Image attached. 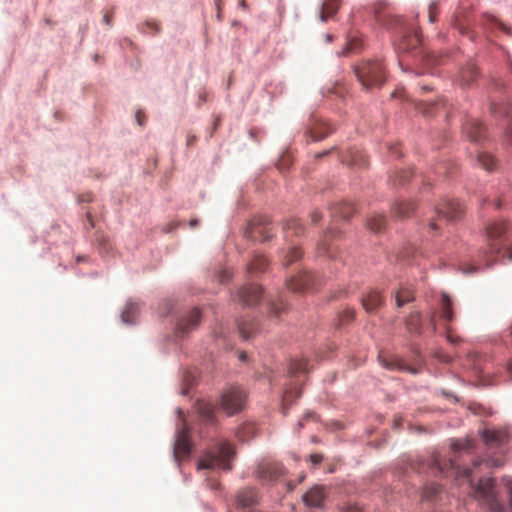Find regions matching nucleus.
I'll return each instance as SVG.
<instances>
[{"label":"nucleus","instance_id":"f3484780","mask_svg":"<svg viewBox=\"0 0 512 512\" xmlns=\"http://www.w3.org/2000/svg\"><path fill=\"white\" fill-rule=\"evenodd\" d=\"M355 212V208L350 202H341L331 207V214L333 217H340L342 219L350 218Z\"/></svg>","mask_w":512,"mask_h":512},{"label":"nucleus","instance_id":"473e14b6","mask_svg":"<svg viewBox=\"0 0 512 512\" xmlns=\"http://www.w3.org/2000/svg\"><path fill=\"white\" fill-rule=\"evenodd\" d=\"M477 76V68L474 65H469L461 72V81L464 85H470V83Z\"/></svg>","mask_w":512,"mask_h":512},{"label":"nucleus","instance_id":"6ab92c4d","mask_svg":"<svg viewBox=\"0 0 512 512\" xmlns=\"http://www.w3.org/2000/svg\"><path fill=\"white\" fill-rule=\"evenodd\" d=\"M139 304L133 301L127 302L124 311L122 312V320L125 323L132 324L136 321L139 314Z\"/></svg>","mask_w":512,"mask_h":512},{"label":"nucleus","instance_id":"4c0bfd02","mask_svg":"<svg viewBox=\"0 0 512 512\" xmlns=\"http://www.w3.org/2000/svg\"><path fill=\"white\" fill-rule=\"evenodd\" d=\"M417 109H419L424 115H431L434 113V110L439 109V103L438 102H436V103L423 102L417 106Z\"/></svg>","mask_w":512,"mask_h":512},{"label":"nucleus","instance_id":"603ef678","mask_svg":"<svg viewBox=\"0 0 512 512\" xmlns=\"http://www.w3.org/2000/svg\"><path fill=\"white\" fill-rule=\"evenodd\" d=\"M310 217L313 223H317L321 219V214L318 211H314Z\"/></svg>","mask_w":512,"mask_h":512},{"label":"nucleus","instance_id":"0eeeda50","mask_svg":"<svg viewBox=\"0 0 512 512\" xmlns=\"http://www.w3.org/2000/svg\"><path fill=\"white\" fill-rule=\"evenodd\" d=\"M436 212L446 220L452 221L462 215L463 207L458 201L446 199L437 205Z\"/></svg>","mask_w":512,"mask_h":512},{"label":"nucleus","instance_id":"79ce46f5","mask_svg":"<svg viewBox=\"0 0 512 512\" xmlns=\"http://www.w3.org/2000/svg\"><path fill=\"white\" fill-rule=\"evenodd\" d=\"M351 163L357 166H365L367 161L365 159V156L357 151L355 152V155L352 156Z\"/></svg>","mask_w":512,"mask_h":512},{"label":"nucleus","instance_id":"423d86ee","mask_svg":"<svg viewBox=\"0 0 512 512\" xmlns=\"http://www.w3.org/2000/svg\"><path fill=\"white\" fill-rule=\"evenodd\" d=\"M272 227L267 217H260L251 222L249 237L255 240L268 241L272 237Z\"/></svg>","mask_w":512,"mask_h":512},{"label":"nucleus","instance_id":"ea45409f","mask_svg":"<svg viewBox=\"0 0 512 512\" xmlns=\"http://www.w3.org/2000/svg\"><path fill=\"white\" fill-rule=\"evenodd\" d=\"M383 366H385L388 369H398V370H405L406 366L404 363L401 362V360L397 358H393L391 360H383L382 361Z\"/></svg>","mask_w":512,"mask_h":512},{"label":"nucleus","instance_id":"7c9ffc66","mask_svg":"<svg viewBox=\"0 0 512 512\" xmlns=\"http://www.w3.org/2000/svg\"><path fill=\"white\" fill-rule=\"evenodd\" d=\"M421 325V315L419 312L411 313L406 320V326L410 332H420Z\"/></svg>","mask_w":512,"mask_h":512},{"label":"nucleus","instance_id":"c756f323","mask_svg":"<svg viewBox=\"0 0 512 512\" xmlns=\"http://www.w3.org/2000/svg\"><path fill=\"white\" fill-rule=\"evenodd\" d=\"M421 43V38L418 32L414 35L403 36V40L400 44V48L403 50L414 49Z\"/></svg>","mask_w":512,"mask_h":512},{"label":"nucleus","instance_id":"6e6d98bb","mask_svg":"<svg viewBox=\"0 0 512 512\" xmlns=\"http://www.w3.org/2000/svg\"><path fill=\"white\" fill-rule=\"evenodd\" d=\"M282 310H284V307H282V306L280 307L278 305H274L272 308V312H273V314H275V316L280 315Z\"/></svg>","mask_w":512,"mask_h":512},{"label":"nucleus","instance_id":"e433bc0d","mask_svg":"<svg viewBox=\"0 0 512 512\" xmlns=\"http://www.w3.org/2000/svg\"><path fill=\"white\" fill-rule=\"evenodd\" d=\"M478 162L486 170H491L494 166V158L487 153H479Z\"/></svg>","mask_w":512,"mask_h":512},{"label":"nucleus","instance_id":"3c124183","mask_svg":"<svg viewBox=\"0 0 512 512\" xmlns=\"http://www.w3.org/2000/svg\"><path fill=\"white\" fill-rule=\"evenodd\" d=\"M231 277L230 273L228 271H222L219 275L220 282H225Z\"/></svg>","mask_w":512,"mask_h":512},{"label":"nucleus","instance_id":"39448f33","mask_svg":"<svg viewBox=\"0 0 512 512\" xmlns=\"http://www.w3.org/2000/svg\"><path fill=\"white\" fill-rule=\"evenodd\" d=\"M245 401V392L239 387H231L222 394L220 407L227 415H233L242 410Z\"/></svg>","mask_w":512,"mask_h":512},{"label":"nucleus","instance_id":"864d4df0","mask_svg":"<svg viewBox=\"0 0 512 512\" xmlns=\"http://www.w3.org/2000/svg\"><path fill=\"white\" fill-rule=\"evenodd\" d=\"M284 402H291L292 401V391L286 390L283 396Z\"/></svg>","mask_w":512,"mask_h":512},{"label":"nucleus","instance_id":"2eb2a0df","mask_svg":"<svg viewBox=\"0 0 512 512\" xmlns=\"http://www.w3.org/2000/svg\"><path fill=\"white\" fill-rule=\"evenodd\" d=\"M439 315L440 318L445 322V325H448L455 319V315L452 308V300L445 293L442 294L440 299Z\"/></svg>","mask_w":512,"mask_h":512},{"label":"nucleus","instance_id":"f257e3e1","mask_svg":"<svg viewBox=\"0 0 512 512\" xmlns=\"http://www.w3.org/2000/svg\"><path fill=\"white\" fill-rule=\"evenodd\" d=\"M354 72L366 89L380 87L386 80V68L382 60L362 61L354 67Z\"/></svg>","mask_w":512,"mask_h":512},{"label":"nucleus","instance_id":"7ed1b4c3","mask_svg":"<svg viewBox=\"0 0 512 512\" xmlns=\"http://www.w3.org/2000/svg\"><path fill=\"white\" fill-rule=\"evenodd\" d=\"M494 488V479H480L475 489V497L477 500L485 504L490 512H503L504 506L498 500Z\"/></svg>","mask_w":512,"mask_h":512},{"label":"nucleus","instance_id":"2f4dec72","mask_svg":"<svg viewBox=\"0 0 512 512\" xmlns=\"http://www.w3.org/2000/svg\"><path fill=\"white\" fill-rule=\"evenodd\" d=\"M301 257H302L301 249L297 246H292L289 248L288 252L286 253V255L283 258V265L289 266L292 263H294L295 261L301 259Z\"/></svg>","mask_w":512,"mask_h":512},{"label":"nucleus","instance_id":"9b49d317","mask_svg":"<svg viewBox=\"0 0 512 512\" xmlns=\"http://www.w3.org/2000/svg\"><path fill=\"white\" fill-rule=\"evenodd\" d=\"M199 322L200 312L195 308L179 320L177 328L183 334L189 333L199 325Z\"/></svg>","mask_w":512,"mask_h":512},{"label":"nucleus","instance_id":"58836bf2","mask_svg":"<svg viewBox=\"0 0 512 512\" xmlns=\"http://www.w3.org/2000/svg\"><path fill=\"white\" fill-rule=\"evenodd\" d=\"M439 13V2L437 0L431 1L428 7V19L429 22L434 23Z\"/></svg>","mask_w":512,"mask_h":512},{"label":"nucleus","instance_id":"f8f14e48","mask_svg":"<svg viewBox=\"0 0 512 512\" xmlns=\"http://www.w3.org/2000/svg\"><path fill=\"white\" fill-rule=\"evenodd\" d=\"M262 296V288L256 284H249L239 291L241 301L247 305H254L259 302Z\"/></svg>","mask_w":512,"mask_h":512},{"label":"nucleus","instance_id":"bb28decb","mask_svg":"<svg viewBox=\"0 0 512 512\" xmlns=\"http://www.w3.org/2000/svg\"><path fill=\"white\" fill-rule=\"evenodd\" d=\"M386 224V219L383 215L376 214L368 218L367 227L374 232H380L384 229Z\"/></svg>","mask_w":512,"mask_h":512},{"label":"nucleus","instance_id":"412c9836","mask_svg":"<svg viewBox=\"0 0 512 512\" xmlns=\"http://www.w3.org/2000/svg\"><path fill=\"white\" fill-rule=\"evenodd\" d=\"M340 1L339 0H327L323 3L320 18L322 21H326L328 18L332 17L339 9Z\"/></svg>","mask_w":512,"mask_h":512},{"label":"nucleus","instance_id":"dca6fc26","mask_svg":"<svg viewBox=\"0 0 512 512\" xmlns=\"http://www.w3.org/2000/svg\"><path fill=\"white\" fill-rule=\"evenodd\" d=\"M485 128L478 120L468 121L464 126V132L472 141H479L484 135Z\"/></svg>","mask_w":512,"mask_h":512},{"label":"nucleus","instance_id":"5701e85b","mask_svg":"<svg viewBox=\"0 0 512 512\" xmlns=\"http://www.w3.org/2000/svg\"><path fill=\"white\" fill-rule=\"evenodd\" d=\"M258 474L261 478L272 480L281 474L279 467L271 466L270 464H261L258 467Z\"/></svg>","mask_w":512,"mask_h":512},{"label":"nucleus","instance_id":"f03ea898","mask_svg":"<svg viewBox=\"0 0 512 512\" xmlns=\"http://www.w3.org/2000/svg\"><path fill=\"white\" fill-rule=\"evenodd\" d=\"M232 455V446L227 442H221L199 460L198 469L220 468L223 470H230V459Z\"/></svg>","mask_w":512,"mask_h":512},{"label":"nucleus","instance_id":"680f3d73","mask_svg":"<svg viewBox=\"0 0 512 512\" xmlns=\"http://www.w3.org/2000/svg\"><path fill=\"white\" fill-rule=\"evenodd\" d=\"M462 474H463L464 477L469 478L470 475H471V470L468 469V468L463 469Z\"/></svg>","mask_w":512,"mask_h":512},{"label":"nucleus","instance_id":"4468645a","mask_svg":"<svg viewBox=\"0 0 512 512\" xmlns=\"http://www.w3.org/2000/svg\"><path fill=\"white\" fill-rule=\"evenodd\" d=\"M383 302V296L376 290L369 291L362 298V305L364 309L369 313L376 311L379 307L382 306Z\"/></svg>","mask_w":512,"mask_h":512},{"label":"nucleus","instance_id":"c85d7f7f","mask_svg":"<svg viewBox=\"0 0 512 512\" xmlns=\"http://www.w3.org/2000/svg\"><path fill=\"white\" fill-rule=\"evenodd\" d=\"M413 299V291L410 288H401L396 293V304L398 307H401L404 304L411 302Z\"/></svg>","mask_w":512,"mask_h":512},{"label":"nucleus","instance_id":"20e7f679","mask_svg":"<svg viewBox=\"0 0 512 512\" xmlns=\"http://www.w3.org/2000/svg\"><path fill=\"white\" fill-rule=\"evenodd\" d=\"M509 229V223L504 220L493 222L487 228V234L492 241L489 252H486V265L491 266L494 263L496 255L500 251V240L504 238Z\"/></svg>","mask_w":512,"mask_h":512},{"label":"nucleus","instance_id":"13d9d810","mask_svg":"<svg viewBox=\"0 0 512 512\" xmlns=\"http://www.w3.org/2000/svg\"><path fill=\"white\" fill-rule=\"evenodd\" d=\"M198 224H199V220L198 219H191L190 222H189V225H190L191 228H195Z\"/></svg>","mask_w":512,"mask_h":512},{"label":"nucleus","instance_id":"a211bd4d","mask_svg":"<svg viewBox=\"0 0 512 512\" xmlns=\"http://www.w3.org/2000/svg\"><path fill=\"white\" fill-rule=\"evenodd\" d=\"M415 210V203L412 201H399L393 206V215L397 218L409 217Z\"/></svg>","mask_w":512,"mask_h":512},{"label":"nucleus","instance_id":"ddd939ff","mask_svg":"<svg viewBox=\"0 0 512 512\" xmlns=\"http://www.w3.org/2000/svg\"><path fill=\"white\" fill-rule=\"evenodd\" d=\"M324 499L325 493L322 486H314L303 496L304 503L309 507H321Z\"/></svg>","mask_w":512,"mask_h":512},{"label":"nucleus","instance_id":"338daca9","mask_svg":"<svg viewBox=\"0 0 512 512\" xmlns=\"http://www.w3.org/2000/svg\"><path fill=\"white\" fill-rule=\"evenodd\" d=\"M421 89H422L423 91H430V90H432V87H430V86H428V85H423V86L421 87Z\"/></svg>","mask_w":512,"mask_h":512},{"label":"nucleus","instance_id":"09e8293b","mask_svg":"<svg viewBox=\"0 0 512 512\" xmlns=\"http://www.w3.org/2000/svg\"><path fill=\"white\" fill-rule=\"evenodd\" d=\"M344 512H363V511H362V508L359 507L358 505H349L346 507Z\"/></svg>","mask_w":512,"mask_h":512},{"label":"nucleus","instance_id":"4be33fe9","mask_svg":"<svg viewBox=\"0 0 512 512\" xmlns=\"http://www.w3.org/2000/svg\"><path fill=\"white\" fill-rule=\"evenodd\" d=\"M285 237L288 239L290 236H299L303 233L304 228L299 219L291 218L287 220L284 225Z\"/></svg>","mask_w":512,"mask_h":512},{"label":"nucleus","instance_id":"1a4fd4ad","mask_svg":"<svg viewBox=\"0 0 512 512\" xmlns=\"http://www.w3.org/2000/svg\"><path fill=\"white\" fill-rule=\"evenodd\" d=\"M481 437L488 446H499L508 439V431L506 429H484Z\"/></svg>","mask_w":512,"mask_h":512},{"label":"nucleus","instance_id":"052dcab7","mask_svg":"<svg viewBox=\"0 0 512 512\" xmlns=\"http://www.w3.org/2000/svg\"><path fill=\"white\" fill-rule=\"evenodd\" d=\"M147 25L153 28L156 32L159 31V27L155 22H147Z\"/></svg>","mask_w":512,"mask_h":512},{"label":"nucleus","instance_id":"f704fd0d","mask_svg":"<svg viewBox=\"0 0 512 512\" xmlns=\"http://www.w3.org/2000/svg\"><path fill=\"white\" fill-rule=\"evenodd\" d=\"M451 448L453 452H460V451H471L474 448V443L472 440L466 439L464 441H454L451 444Z\"/></svg>","mask_w":512,"mask_h":512},{"label":"nucleus","instance_id":"9d476101","mask_svg":"<svg viewBox=\"0 0 512 512\" xmlns=\"http://www.w3.org/2000/svg\"><path fill=\"white\" fill-rule=\"evenodd\" d=\"M314 275L310 272H302L288 281V287L294 292H302L312 286Z\"/></svg>","mask_w":512,"mask_h":512},{"label":"nucleus","instance_id":"c9c22d12","mask_svg":"<svg viewBox=\"0 0 512 512\" xmlns=\"http://www.w3.org/2000/svg\"><path fill=\"white\" fill-rule=\"evenodd\" d=\"M411 175V171L401 170L394 175V177L392 178V182L394 185H403L404 183L409 181Z\"/></svg>","mask_w":512,"mask_h":512},{"label":"nucleus","instance_id":"a19ab883","mask_svg":"<svg viewBox=\"0 0 512 512\" xmlns=\"http://www.w3.org/2000/svg\"><path fill=\"white\" fill-rule=\"evenodd\" d=\"M434 465L440 470V471H444L446 470L448 467L450 468H456L458 469V465L456 464V459L454 457H451L448 461V463H446L445 465H442L440 463V461L438 459H434Z\"/></svg>","mask_w":512,"mask_h":512},{"label":"nucleus","instance_id":"69168bd1","mask_svg":"<svg viewBox=\"0 0 512 512\" xmlns=\"http://www.w3.org/2000/svg\"><path fill=\"white\" fill-rule=\"evenodd\" d=\"M509 261H512V246L506 252Z\"/></svg>","mask_w":512,"mask_h":512},{"label":"nucleus","instance_id":"393cba45","mask_svg":"<svg viewBox=\"0 0 512 512\" xmlns=\"http://www.w3.org/2000/svg\"><path fill=\"white\" fill-rule=\"evenodd\" d=\"M268 266V260L262 255H256L248 265V270L253 273L265 271Z\"/></svg>","mask_w":512,"mask_h":512},{"label":"nucleus","instance_id":"6e6552de","mask_svg":"<svg viewBox=\"0 0 512 512\" xmlns=\"http://www.w3.org/2000/svg\"><path fill=\"white\" fill-rule=\"evenodd\" d=\"M191 451L188 433L185 429L177 432L174 444V457L177 461L185 459Z\"/></svg>","mask_w":512,"mask_h":512},{"label":"nucleus","instance_id":"72a5a7b5","mask_svg":"<svg viewBox=\"0 0 512 512\" xmlns=\"http://www.w3.org/2000/svg\"><path fill=\"white\" fill-rule=\"evenodd\" d=\"M331 233L332 232L325 233L323 238L318 243L317 250L320 255H327L329 257H332V251L328 247V240H330Z\"/></svg>","mask_w":512,"mask_h":512},{"label":"nucleus","instance_id":"bf43d9fd","mask_svg":"<svg viewBox=\"0 0 512 512\" xmlns=\"http://www.w3.org/2000/svg\"><path fill=\"white\" fill-rule=\"evenodd\" d=\"M86 217H87V220L89 221L90 223V227L93 228L94 227V223H93V219H92V216H91V213L90 212H87L86 213Z\"/></svg>","mask_w":512,"mask_h":512},{"label":"nucleus","instance_id":"49530a36","mask_svg":"<svg viewBox=\"0 0 512 512\" xmlns=\"http://www.w3.org/2000/svg\"><path fill=\"white\" fill-rule=\"evenodd\" d=\"M323 459V456L321 454H312L310 455V460L313 464H319Z\"/></svg>","mask_w":512,"mask_h":512},{"label":"nucleus","instance_id":"aec40b11","mask_svg":"<svg viewBox=\"0 0 512 512\" xmlns=\"http://www.w3.org/2000/svg\"><path fill=\"white\" fill-rule=\"evenodd\" d=\"M237 500L238 504L242 507L252 506L257 501V493L252 488L244 489L239 492Z\"/></svg>","mask_w":512,"mask_h":512},{"label":"nucleus","instance_id":"0e129e2a","mask_svg":"<svg viewBox=\"0 0 512 512\" xmlns=\"http://www.w3.org/2000/svg\"><path fill=\"white\" fill-rule=\"evenodd\" d=\"M356 48H358V47H357V43H356V41H355V42H354V41H351V42H350V44H349L348 49H349V50H354V49H356Z\"/></svg>","mask_w":512,"mask_h":512},{"label":"nucleus","instance_id":"5fc2aeb1","mask_svg":"<svg viewBox=\"0 0 512 512\" xmlns=\"http://www.w3.org/2000/svg\"><path fill=\"white\" fill-rule=\"evenodd\" d=\"M497 25L499 26V28L504 31L505 33L507 34H511V31H510V28L507 27L504 23L500 22V21H497Z\"/></svg>","mask_w":512,"mask_h":512},{"label":"nucleus","instance_id":"a18cd8bd","mask_svg":"<svg viewBox=\"0 0 512 512\" xmlns=\"http://www.w3.org/2000/svg\"><path fill=\"white\" fill-rule=\"evenodd\" d=\"M135 117H136L138 124L140 126H143L145 123V120H146L144 113L142 111H137Z\"/></svg>","mask_w":512,"mask_h":512},{"label":"nucleus","instance_id":"4d7b16f0","mask_svg":"<svg viewBox=\"0 0 512 512\" xmlns=\"http://www.w3.org/2000/svg\"><path fill=\"white\" fill-rule=\"evenodd\" d=\"M103 21L107 24V25H111L112 23V15L111 14H108L106 13L103 17Z\"/></svg>","mask_w":512,"mask_h":512},{"label":"nucleus","instance_id":"a878e982","mask_svg":"<svg viewBox=\"0 0 512 512\" xmlns=\"http://www.w3.org/2000/svg\"><path fill=\"white\" fill-rule=\"evenodd\" d=\"M309 371L308 361L304 358L293 359L289 366V373L291 375H297Z\"/></svg>","mask_w":512,"mask_h":512},{"label":"nucleus","instance_id":"37998d69","mask_svg":"<svg viewBox=\"0 0 512 512\" xmlns=\"http://www.w3.org/2000/svg\"><path fill=\"white\" fill-rule=\"evenodd\" d=\"M445 333L447 340L452 344H457L460 342V338L458 336L453 335V331L449 325H445Z\"/></svg>","mask_w":512,"mask_h":512},{"label":"nucleus","instance_id":"774afa93","mask_svg":"<svg viewBox=\"0 0 512 512\" xmlns=\"http://www.w3.org/2000/svg\"><path fill=\"white\" fill-rule=\"evenodd\" d=\"M429 227H430V229H431V230H435V229L437 228V225H436V223H435V222H431V223L429 224Z\"/></svg>","mask_w":512,"mask_h":512},{"label":"nucleus","instance_id":"c03bdc74","mask_svg":"<svg viewBox=\"0 0 512 512\" xmlns=\"http://www.w3.org/2000/svg\"><path fill=\"white\" fill-rule=\"evenodd\" d=\"M354 319V311L347 309L340 315L341 324H345Z\"/></svg>","mask_w":512,"mask_h":512},{"label":"nucleus","instance_id":"8fccbe9b","mask_svg":"<svg viewBox=\"0 0 512 512\" xmlns=\"http://www.w3.org/2000/svg\"><path fill=\"white\" fill-rule=\"evenodd\" d=\"M388 149H389L391 154H393L395 156H400V150H399L398 144L391 145V146L388 147Z\"/></svg>","mask_w":512,"mask_h":512},{"label":"nucleus","instance_id":"de8ad7c7","mask_svg":"<svg viewBox=\"0 0 512 512\" xmlns=\"http://www.w3.org/2000/svg\"><path fill=\"white\" fill-rule=\"evenodd\" d=\"M429 323L432 326L433 331L435 332L437 329V325H436V313L434 311L430 315Z\"/></svg>","mask_w":512,"mask_h":512},{"label":"nucleus","instance_id":"e2e57ef3","mask_svg":"<svg viewBox=\"0 0 512 512\" xmlns=\"http://www.w3.org/2000/svg\"><path fill=\"white\" fill-rule=\"evenodd\" d=\"M507 371L510 374L511 380H512V360L508 362L507 364Z\"/></svg>","mask_w":512,"mask_h":512},{"label":"nucleus","instance_id":"cd10ccee","mask_svg":"<svg viewBox=\"0 0 512 512\" xmlns=\"http://www.w3.org/2000/svg\"><path fill=\"white\" fill-rule=\"evenodd\" d=\"M198 412L208 422H213L215 408L211 403L200 401L198 402Z\"/></svg>","mask_w":512,"mask_h":512},{"label":"nucleus","instance_id":"b1692460","mask_svg":"<svg viewBox=\"0 0 512 512\" xmlns=\"http://www.w3.org/2000/svg\"><path fill=\"white\" fill-rule=\"evenodd\" d=\"M238 329L243 339H249L257 330V325L253 320H243L238 324Z\"/></svg>","mask_w":512,"mask_h":512}]
</instances>
